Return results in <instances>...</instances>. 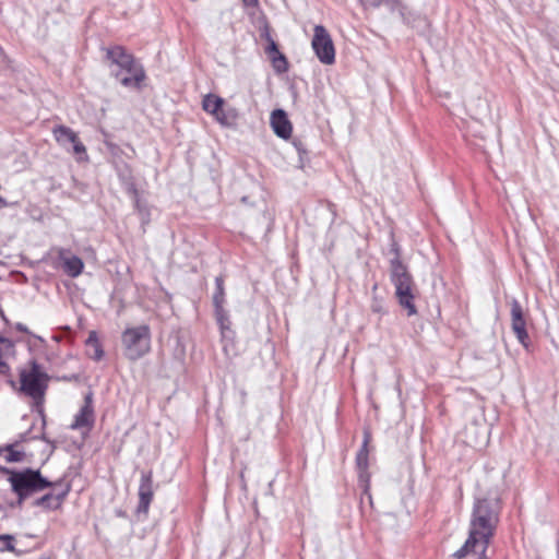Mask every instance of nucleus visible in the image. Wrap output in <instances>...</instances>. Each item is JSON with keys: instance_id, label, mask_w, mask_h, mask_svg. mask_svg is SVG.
I'll use <instances>...</instances> for the list:
<instances>
[{"instance_id": "f257e3e1", "label": "nucleus", "mask_w": 559, "mask_h": 559, "mask_svg": "<svg viewBox=\"0 0 559 559\" xmlns=\"http://www.w3.org/2000/svg\"><path fill=\"white\" fill-rule=\"evenodd\" d=\"M500 502L495 498H476L469 522L468 537L452 557L463 559L469 554L489 559L486 551L499 523Z\"/></svg>"}, {"instance_id": "f03ea898", "label": "nucleus", "mask_w": 559, "mask_h": 559, "mask_svg": "<svg viewBox=\"0 0 559 559\" xmlns=\"http://www.w3.org/2000/svg\"><path fill=\"white\" fill-rule=\"evenodd\" d=\"M0 472L8 475L11 491L16 496L15 500L4 499L5 504L11 509H21L31 496L52 486V481L44 477L39 469L26 467L15 471L0 466Z\"/></svg>"}, {"instance_id": "7ed1b4c3", "label": "nucleus", "mask_w": 559, "mask_h": 559, "mask_svg": "<svg viewBox=\"0 0 559 559\" xmlns=\"http://www.w3.org/2000/svg\"><path fill=\"white\" fill-rule=\"evenodd\" d=\"M106 59L110 62L111 74L124 87L140 88L145 80L143 66L135 60L124 47L116 45L105 49Z\"/></svg>"}, {"instance_id": "20e7f679", "label": "nucleus", "mask_w": 559, "mask_h": 559, "mask_svg": "<svg viewBox=\"0 0 559 559\" xmlns=\"http://www.w3.org/2000/svg\"><path fill=\"white\" fill-rule=\"evenodd\" d=\"M49 377L41 370L35 360L31 362L29 370L20 373L21 392L31 396L37 405L41 404L48 386Z\"/></svg>"}, {"instance_id": "39448f33", "label": "nucleus", "mask_w": 559, "mask_h": 559, "mask_svg": "<svg viewBox=\"0 0 559 559\" xmlns=\"http://www.w3.org/2000/svg\"><path fill=\"white\" fill-rule=\"evenodd\" d=\"M121 342L127 358L130 360L141 358L150 350L151 331L148 325L142 324L126 329L122 333Z\"/></svg>"}, {"instance_id": "423d86ee", "label": "nucleus", "mask_w": 559, "mask_h": 559, "mask_svg": "<svg viewBox=\"0 0 559 559\" xmlns=\"http://www.w3.org/2000/svg\"><path fill=\"white\" fill-rule=\"evenodd\" d=\"M311 46L316 56L323 64H332L335 61L334 44L326 28L322 25H316Z\"/></svg>"}, {"instance_id": "0eeeda50", "label": "nucleus", "mask_w": 559, "mask_h": 559, "mask_svg": "<svg viewBox=\"0 0 559 559\" xmlns=\"http://www.w3.org/2000/svg\"><path fill=\"white\" fill-rule=\"evenodd\" d=\"M395 297L400 307L406 311L408 317L417 313L416 299L419 290L414 282H395Z\"/></svg>"}, {"instance_id": "6e6552de", "label": "nucleus", "mask_w": 559, "mask_h": 559, "mask_svg": "<svg viewBox=\"0 0 559 559\" xmlns=\"http://www.w3.org/2000/svg\"><path fill=\"white\" fill-rule=\"evenodd\" d=\"M392 280H412L406 262L402 259L401 248L391 235L390 248L386 252Z\"/></svg>"}, {"instance_id": "1a4fd4ad", "label": "nucleus", "mask_w": 559, "mask_h": 559, "mask_svg": "<svg viewBox=\"0 0 559 559\" xmlns=\"http://www.w3.org/2000/svg\"><path fill=\"white\" fill-rule=\"evenodd\" d=\"M139 504L136 507V514L146 516L148 513L150 504L154 497V485L152 472H142L140 486H139Z\"/></svg>"}, {"instance_id": "9d476101", "label": "nucleus", "mask_w": 559, "mask_h": 559, "mask_svg": "<svg viewBox=\"0 0 559 559\" xmlns=\"http://www.w3.org/2000/svg\"><path fill=\"white\" fill-rule=\"evenodd\" d=\"M371 440V435L368 430L364 431V441L362 444L357 452L356 455V467L358 471V480L360 486L364 487L365 492H367L369 487L370 474L368 472V457H369V442Z\"/></svg>"}, {"instance_id": "9b49d317", "label": "nucleus", "mask_w": 559, "mask_h": 559, "mask_svg": "<svg viewBox=\"0 0 559 559\" xmlns=\"http://www.w3.org/2000/svg\"><path fill=\"white\" fill-rule=\"evenodd\" d=\"M93 393L88 392L84 397V405L75 415L71 425L72 429L91 428L94 425Z\"/></svg>"}, {"instance_id": "f8f14e48", "label": "nucleus", "mask_w": 559, "mask_h": 559, "mask_svg": "<svg viewBox=\"0 0 559 559\" xmlns=\"http://www.w3.org/2000/svg\"><path fill=\"white\" fill-rule=\"evenodd\" d=\"M58 257L67 275L70 277H76L81 274L84 263L82 259L73 254L71 250L59 249Z\"/></svg>"}, {"instance_id": "ddd939ff", "label": "nucleus", "mask_w": 559, "mask_h": 559, "mask_svg": "<svg viewBox=\"0 0 559 559\" xmlns=\"http://www.w3.org/2000/svg\"><path fill=\"white\" fill-rule=\"evenodd\" d=\"M271 126L274 133L282 139L287 140L292 135L293 126L286 112L283 109H275L271 114Z\"/></svg>"}, {"instance_id": "4468645a", "label": "nucleus", "mask_w": 559, "mask_h": 559, "mask_svg": "<svg viewBox=\"0 0 559 559\" xmlns=\"http://www.w3.org/2000/svg\"><path fill=\"white\" fill-rule=\"evenodd\" d=\"M70 490H71V485L64 484L63 488H62V493L48 492V493L41 496L40 498L36 499L33 502V504L35 507H41L47 510H56V509L60 508V506L62 504L63 500L66 499V497L68 496Z\"/></svg>"}, {"instance_id": "2eb2a0df", "label": "nucleus", "mask_w": 559, "mask_h": 559, "mask_svg": "<svg viewBox=\"0 0 559 559\" xmlns=\"http://www.w3.org/2000/svg\"><path fill=\"white\" fill-rule=\"evenodd\" d=\"M52 134L56 141L62 147L68 148V145H71L79 138L78 134L69 127L66 126H57L52 129Z\"/></svg>"}, {"instance_id": "dca6fc26", "label": "nucleus", "mask_w": 559, "mask_h": 559, "mask_svg": "<svg viewBox=\"0 0 559 559\" xmlns=\"http://www.w3.org/2000/svg\"><path fill=\"white\" fill-rule=\"evenodd\" d=\"M86 346V355L96 360L99 361L104 356L103 346L98 340V335L96 331H91L88 334L87 340L85 341Z\"/></svg>"}, {"instance_id": "f3484780", "label": "nucleus", "mask_w": 559, "mask_h": 559, "mask_svg": "<svg viewBox=\"0 0 559 559\" xmlns=\"http://www.w3.org/2000/svg\"><path fill=\"white\" fill-rule=\"evenodd\" d=\"M118 177L127 193H135L136 185L132 174V169L128 164L117 167Z\"/></svg>"}, {"instance_id": "a211bd4d", "label": "nucleus", "mask_w": 559, "mask_h": 559, "mask_svg": "<svg viewBox=\"0 0 559 559\" xmlns=\"http://www.w3.org/2000/svg\"><path fill=\"white\" fill-rule=\"evenodd\" d=\"M134 204V209L141 217L142 224H148L151 221V211L146 201L142 200L139 193L138 188L135 189V193H128Z\"/></svg>"}, {"instance_id": "6ab92c4d", "label": "nucleus", "mask_w": 559, "mask_h": 559, "mask_svg": "<svg viewBox=\"0 0 559 559\" xmlns=\"http://www.w3.org/2000/svg\"><path fill=\"white\" fill-rule=\"evenodd\" d=\"M224 99L219 96L207 94L203 97L202 108L211 115H218L219 109L223 107Z\"/></svg>"}, {"instance_id": "aec40b11", "label": "nucleus", "mask_w": 559, "mask_h": 559, "mask_svg": "<svg viewBox=\"0 0 559 559\" xmlns=\"http://www.w3.org/2000/svg\"><path fill=\"white\" fill-rule=\"evenodd\" d=\"M525 326H526L525 322H513L512 323V330H513L514 334L516 335V338L523 346L527 347L528 335H527Z\"/></svg>"}, {"instance_id": "412c9836", "label": "nucleus", "mask_w": 559, "mask_h": 559, "mask_svg": "<svg viewBox=\"0 0 559 559\" xmlns=\"http://www.w3.org/2000/svg\"><path fill=\"white\" fill-rule=\"evenodd\" d=\"M214 117L221 124L229 127L235 122L236 112L235 110L225 111L223 108H221L218 115H214Z\"/></svg>"}, {"instance_id": "4be33fe9", "label": "nucleus", "mask_w": 559, "mask_h": 559, "mask_svg": "<svg viewBox=\"0 0 559 559\" xmlns=\"http://www.w3.org/2000/svg\"><path fill=\"white\" fill-rule=\"evenodd\" d=\"M72 153L75 155L78 162H85L88 159L86 147L78 138L72 144Z\"/></svg>"}, {"instance_id": "5701e85b", "label": "nucleus", "mask_w": 559, "mask_h": 559, "mask_svg": "<svg viewBox=\"0 0 559 559\" xmlns=\"http://www.w3.org/2000/svg\"><path fill=\"white\" fill-rule=\"evenodd\" d=\"M271 61L277 73H285L288 70V61L283 53L272 56Z\"/></svg>"}, {"instance_id": "b1692460", "label": "nucleus", "mask_w": 559, "mask_h": 559, "mask_svg": "<svg viewBox=\"0 0 559 559\" xmlns=\"http://www.w3.org/2000/svg\"><path fill=\"white\" fill-rule=\"evenodd\" d=\"M511 318H512V323L513 322H525L522 306L514 298L511 301Z\"/></svg>"}, {"instance_id": "393cba45", "label": "nucleus", "mask_w": 559, "mask_h": 559, "mask_svg": "<svg viewBox=\"0 0 559 559\" xmlns=\"http://www.w3.org/2000/svg\"><path fill=\"white\" fill-rule=\"evenodd\" d=\"M0 551L15 552L14 537L9 534L0 535Z\"/></svg>"}, {"instance_id": "a878e982", "label": "nucleus", "mask_w": 559, "mask_h": 559, "mask_svg": "<svg viewBox=\"0 0 559 559\" xmlns=\"http://www.w3.org/2000/svg\"><path fill=\"white\" fill-rule=\"evenodd\" d=\"M215 317L222 329H227L229 324L227 311L223 306L214 307Z\"/></svg>"}, {"instance_id": "bb28decb", "label": "nucleus", "mask_w": 559, "mask_h": 559, "mask_svg": "<svg viewBox=\"0 0 559 559\" xmlns=\"http://www.w3.org/2000/svg\"><path fill=\"white\" fill-rule=\"evenodd\" d=\"M8 454L5 456L7 462H21L23 461L25 453L14 449V445H8L5 448Z\"/></svg>"}, {"instance_id": "cd10ccee", "label": "nucleus", "mask_w": 559, "mask_h": 559, "mask_svg": "<svg viewBox=\"0 0 559 559\" xmlns=\"http://www.w3.org/2000/svg\"><path fill=\"white\" fill-rule=\"evenodd\" d=\"M365 8H378L383 2L390 3L391 8L394 9L399 3V0H359Z\"/></svg>"}, {"instance_id": "c85d7f7f", "label": "nucleus", "mask_w": 559, "mask_h": 559, "mask_svg": "<svg viewBox=\"0 0 559 559\" xmlns=\"http://www.w3.org/2000/svg\"><path fill=\"white\" fill-rule=\"evenodd\" d=\"M224 287H223V282H216V292L214 293V296H213V304H214V307H218V306H223L224 304Z\"/></svg>"}, {"instance_id": "c756f323", "label": "nucleus", "mask_w": 559, "mask_h": 559, "mask_svg": "<svg viewBox=\"0 0 559 559\" xmlns=\"http://www.w3.org/2000/svg\"><path fill=\"white\" fill-rule=\"evenodd\" d=\"M267 39L270 44L269 47L266 48V53L269 55L270 59L272 58V56H278L280 53H282L278 50L276 43L271 38L270 35H267Z\"/></svg>"}, {"instance_id": "7c9ffc66", "label": "nucleus", "mask_w": 559, "mask_h": 559, "mask_svg": "<svg viewBox=\"0 0 559 559\" xmlns=\"http://www.w3.org/2000/svg\"><path fill=\"white\" fill-rule=\"evenodd\" d=\"M66 483L63 481V479H59L58 481L56 483H52V488L53 490L51 491V493H62V488H63V485Z\"/></svg>"}, {"instance_id": "2f4dec72", "label": "nucleus", "mask_w": 559, "mask_h": 559, "mask_svg": "<svg viewBox=\"0 0 559 559\" xmlns=\"http://www.w3.org/2000/svg\"><path fill=\"white\" fill-rule=\"evenodd\" d=\"M15 329L23 333H28V329L23 323H16Z\"/></svg>"}, {"instance_id": "473e14b6", "label": "nucleus", "mask_w": 559, "mask_h": 559, "mask_svg": "<svg viewBox=\"0 0 559 559\" xmlns=\"http://www.w3.org/2000/svg\"><path fill=\"white\" fill-rule=\"evenodd\" d=\"M372 310H373L374 312H381V311H382V306H381L379 302H377V301H376V302H373V305H372Z\"/></svg>"}, {"instance_id": "72a5a7b5", "label": "nucleus", "mask_w": 559, "mask_h": 559, "mask_svg": "<svg viewBox=\"0 0 559 559\" xmlns=\"http://www.w3.org/2000/svg\"><path fill=\"white\" fill-rule=\"evenodd\" d=\"M108 147L112 154H117L119 147L116 144H108Z\"/></svg>"}, {"instance_id": "f704fd0d", "label": "nucleus", "mask_w": 559, "mask_h": 559, "mask_svg": "<svg viewBox=\"0 0 559 559\" xmlns=\"http://www.w3.org/2000/svg\"><path fill=\"white\" fill-rule=\"evenodd\" d=\"M246 5H254L257 4L258 0H242Z\"/></svg>"}, {"instance_id": "c9c22d12", "label": "nucleus", "mask_w": 559, "mask_h": 559, "mask_svg": "<svg viewBox=\"0 0 559 559\" xmlns=\"http://www.w3.org/2000/svg\"><path fill=\"white\" fill-rule=\"evenodd\" d=\"M116 514H117L118 516H121V518H124V516H126V512H124V511H122V510H116Z\"/></svg>"}, {"instance_id": "e433bc0d", "label": "nucleus", "mask_w": 559, "mask_h": 559, "mask_svg": "<svg viewBox=\"0 0 559 559\" xmlns=\"http://www.w3.org/2000/svg\"><path fill=\"white\" fill-rule=\"evenodd\" d=\"M5 205H7L5 200L2 197H0V209L5 206Z\"/></svg>"}, {"instance_id": "4c0bfd02", "label": "nucleus", "mask_w": 559, "mask_h": 559, "mask_svg": "<svg viewBox=\"0 0 559 559\" xmlns=\"http://www.w3.org/2000/svg\"><path fill=\"white\" fill-rule=\"evenodd\" d=\"M7 368L5 362L0 361V372H3V370Z\"/></svg>"}, {"instance_id": "58836bf2", "label": "nucleus", "mask_w": 559, "mask_h": 559, "mask_svg": "<svg viewBox=\"0 0 559 559\" xmlns=\"http://www.w3.org/2000/svg\"><path fill=\"white\" fill-rule=\"evenodd\" d=\"M124 75L126 76H132V72L131 71H124Z\"/></svg>"}, {"instance_id": "ea45409f", "label": "nucleus", "mask_w": 559, "mask_h": 559, "mask_svg": "<svg viewBox=\"0 0 559 559\" xmlns=\"http://www.w3.org/2000/svg\"><path fill=\"white\" fill-rule=\"evenodd\" d=\"M70 283H71V282H68V281H64V282H63V284H64L66 288H70V285H69Z\"/></svg>"}, {"instance_id": "a19ab883", "label": "nucleus", "mask_w": 559, "mask_h": 559, "mask_svg": "<svg viewBox=\"0 0 559 559\" xmlns=\"http://www.w3.org/2000/svg\"><path fill=\"white\" fill-rule=\"evenodd\" d=\"M57 342H60L61 337L60 336H55L53 337Z\"/></svg>"}, {"instance_id": "79ce46f5", "label": "nucleus", "mask_w": 559, "mask_h": 559, "mask_svg": "<svg viewBox=\"0 0 559 559\" xmlns=\"http://www.w3.org/2000/svg\"><path fill=\"white\" fill-rule=\"evenodd\" d=\"M64 330L68 331V332L71 331L69 326H64Z\"/></svg>"}, {"instance_id": "37998d69", "label": "nucleus", "mask_w": 559, "mask_h": 559, "mask_svg": "<svg viewBox=\"0 0 559 559\" xmlns=\"http://www.w3.org/2000/svg\"><path fill=\"white\" fill-rule=\"evenodd\" d=\"M39 559H49V558H39Z\"/></svg>"}]
</instances>
